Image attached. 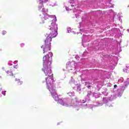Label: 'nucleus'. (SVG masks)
<instances>
[{"label":"nucleus","mask_w":129,"mask_h":129,"mask_svg":"<svg viewBox=\"0 0 129 129\" xmlns=\"http://www.w3.org/2000/svg\"><path fill=\"white\" fill-rule=\"evenodd\" d=\"M116 87H117V85H114V88H116Z\"/></svg>","instance_id":"30"},{"label":"nucleus","mask_w":129,"mask_h":129,"mask_svg":"<svg viewBox=\"0 0 129 129\" xmlns=\"http://www.w3.org/2000/svg\"><path fill=\"white\" fill-rule=\"evenodd\" d=\"M103 105V104L102 103H98V104L96 105L95 106H102Z\"/></svg>","instance_id":"20"},{"label":"nucleus","mask_w":129,"mask_h":129,"mask_svg":"<svg viewBox=\"0 0 129 129\" xmlns=\"http://www.w3.org/2000/svg\"><path fill=\"white\" fill-rule=\"evenodd\" d=\"M77 91H78V92H80V91H81V88H80V85H77Z\"/></svg>","instance_id":"13"},{"label":"nucleus","mask_w":129,"mask_h":129,"mask_svg":"<svg viewBox=\"0 0 129 129\" xmlns=\"http://www.w3.org/2000/svg\"><path fill=\"white\" fill-rule=\"evenodd\" d=\"M104 84V83L103 82V81L98 82V84L97 85V88L98 91H99V90H100V88H101L102 86H103Z\"/></svg>","instance_id":"7"},{"label":"nucleus","mask_w":129,"mask_h":129,"mask_svg":"<svg viewBox=\"0 0 129 129\" xmlns=\"http://www.w3.org/2000/svg\"><path fill=\"white\" fill-rule=\"evenodd\" d=\"M2 89H3V88H0V90H2Z\"/></svg>","instance_id":"37"},{"label":"nucleus","mask_w":129,"mask_h":129,"mask_svg":"<svg viewBox=\"0 0 129 129\" xmlns=\"http://www.w3.org/2000/svg\"><path fill=\"white\" fill-rule=\"evenodd\" d=\"M86 53V52H84V54H83V55H84V56H85V53Z\"/></svg>","instance_id":"31"},{"label":"nucleus","mask_w":129,"mask_h":129,"mask_svg":"<svg viewBox=\"0 0 129 129\" xmlns=\"http://www.w3.org/2000/svg\"><path fill=\"white\" fill-rule=\"evenodd\" d=\"M107 86H109V87H110L111 86V84H108Z\"/></svg>","instance_id":"29"},{"label":"nucleus","mask_w":129,"mask_h":129,"mask_svg":"<svg viewBox=\"0 0 129 129\" xmlns=\"http://www.w3.org/2000/svg\"><path fill=\"white\" fill-rule=\"evenodd\" d=\"M83 72H85V71H84Z\"/></svg>","instance_id":"43"},{"label":"nucleus","mask_w":129,"mask_h":129,"mask_svg":"<svg viewBox=\"0 0 129 129\" xmlns=\"http://www.w3.org/2000/svg\"><path fill=\"white\" fill-rule=\"evenodd\" d=\"M74 0H71V3H70V4H71V6L72 7H76V5H75V4L73 3V2H74Z\"/></svg>","instance_id":"12"},{"label":"nucleus","mask_w":129,"mask_h":129,"mask_svg":"<svg viewBox=\"0 0 129 129\" xmlns=\"http://www.w3.org/2000/svg\"><path fill=\"white\" fill-rule=\"evenodd\" d=\"M66 10L67 11V12H69L70 11H71V9L68 7H66Z\"/></svg>","instance_id":"23"},{"label":"nucleus","mask_w":129,"mask_h":129,"mask_svg":"<svg viewBox=\"0 0 129 129\" xmlns=\"http://www.w3.org/2000/svg\"><path fill=\"white\" fill-rule=\"evenodd\" d=\"M81 78H82V75L81 76Z\"/></svg>","instance_id":"39"},{"label":"nucleus","mask_w":129,"mask_h":129,"mask_svg":"<svg viewBox=\"0 0 129 129\" xmlns=\"http://www.w3.org/2000/svg\"><path fill=\"white\" fill-rule=\"evenodd\" d=\"M123 82V78H121L120 79L118 80V83L119 84V83H121Z\"/></svg>","instance_id":"15"},{"label":"nucleus","mask_w":129,"mask_h":129,"mask_svg":"<svg viewBox=\"0 0 129 129\" xmlns=\"http://www.w3.org/2000/svg\"><path fill=\"white\" fill-rule=\"evenodd\" d=\"M54 6H58L56 3H54Z\"/></svg>","instance_id":"32"},{"label":"nucleus","mask_w":129,"mask_h":129,"mask_svg":"<svg viewBox=\"0 0 129 129\" xmlns=\"http://www.w3.org/2000/svg\"><path fill=\"white\" fill-rule=\"evenodd\" d=\"M2 97V95H1V94H0V97Z\"/></svg>","instance_id":"40"},{"label":"nucleus","mask_w":129,"mask_h":129,"mask_svg":"<svg viewBox=\"0 0 129 129\" xmlns=\"http://www.w3.org/2000/svg\"><path fill=\"white\" fill-rule=\"evenodd\" d=\"M90 108H93V107H94V106L93 105H90Z\"/></svg>","instance_id":"27"},{"label":"nucleus","mask_w":129,"mask_h":129,"mask_svg":"<svg viewBox=\"0 0 129 129\" xmlns=\"http://www.w3.org/2000/svg\"><path fill=\"white\" fill-rule=\"evenodd\" d=\"M39 5H38V10L41 11L43 15V17H41V19H47L49 18H53V19H57L56 16L55 15H48V9L44 8V4H46L48 2V0H38Z\"/></svg>","instance_id":"2"},{"label":"nucleus","mask_w":129,"mask_h":129,"mask_svg":"<svg viewBox=\"0 0 129 129\" xmlns=\"http://www.w3.org/2000/svg\"><path fill=\"white\" fill-rule=\"evenodd\" d=\"M128 8H129V6H128Z\"/></svg>","instance_id":"44"},{"label":"nucleus","mask_w":129,"mask_h":129,"mask_svg":"<svg viewBox=\"0 0 129 129\" xmlns=\"http://www.w3.org/2000/svg\"><path fill=\"white\" fill-rule=\"evenodd\" d=\"M24 46H25V43H21L20 44V46L23 48V47H24Z\"/></svg>","instance_id":"25"},{"label":"nucleus","mask_w":129,"mask_h":129,"mask_svg":"<svg viewBox=\"0 0 129 129\" xmlns=\"http://www.w3.org/2000/svg\"><path fill=\"white\" fill-rule=\"evenodd\" d=\"M15 81H16L18 85H22L23 84V81L19 79H15Z\"/></svg>","instance_id":"8"},{"label":"nucleus","mask_w":129,"mask_h":129,"mask_svg":"<svg viewBox=\"0 0 129 129\" xmlns=\"http://www.w3.org/2000/svg\"><path fill=\"white\" fill-rule=\"evenodd\" d=\"M127 32L128 33H129V29H127Z\"/></svg>","instance_id":"35"},{"label":"nucleus","mask_w":129,"mask_h":129,"mask_svg":"<svg viewBox=\"0 0 129 129\" xmlns=\"http://www.w3.org/2000/svg\"><path fill=\"white\" fill-rule=\"evenodd\" d=\"M110 1H111V0H108V2H110Z\"/></svg>","instance_id":"38"},{"label":"nucleus","mask_w":129,"mask_h":129,"mask_svg":"<svg viewBox=\"0 0 129 129\" xmlns=\"http://www.w3.org/2000/svg\"><path fill=\"white\" fill-rule=\"evenodd\" d=\"M78 63H75V61H73L72 62L69 61L67 63L66 68L68 72L71 73H76V69L78 68L77 67Z\"/></svg>","instance_id":"3"},{"label":"nucleus","mask_w":129,"mask_h":129,"mask_svg":"<svg viewBox=\"0 0 129 129\" xmlns=\"http://www.w3.org/2000/svg\"><path fill=\"white\" fill-rule=\"evenodd\" d=\"M108 105H107V104H106V106H107Z\"/></svg>","instance_id":"41"},{"label":"nucleus","mask_w":129,"mask_h":129,"mask_svg":"<svg viewBox=\"0 0 129 129\" xmlns=\"http://www.w3.org/2000/svg\"><path fill=\"white\" fill-rule=\"evenodd\" d=\"M14 64H17V63H18V60H15L14 61Z\"/></svg>","instance_id":"28"},{"label":"nucleus","mask_w":129,"mask_h":129,"mask_svg":"<svg viewBox=\"0 0 129 129\" xmlns=\"http://www.w3.org/2000/svg\"><path fill=\"white\" fill-rule=\"evenodd\" d=\"M84 38H87L88 37H87V36H86L85 35H83V38H82V41H83V40H84Z\"/></svg>","instance_id":"24"},{"label":"nucleus","mask_w":129,"mask_h":129,"mask_svg":"<svg viewBox=\"0 0 129 129\" xmlns=\"http://www.w3.org/2000/svg\"><path fill=\"white\" fill-rule=\"evenodd\" d=\"M67 33H74V34H76V33L74 31H73L71 29V27H68L67 28Z\"/></svg>","instance_id":"9"},{"label":"nucleus","mask_w":129,"mask_h":129,"mask_svg":"<svg viewBox=\"0 0 129 129\" xmlns=\"http://www.w3.org/2000/svg\"><path fill=\"white\" fill-rule=\"evenodd\" d=\"M102 94H103V95H105V96H107V92H106V91H105L102 92Z\"/></svg>","instance_id":"19"},{"label":"nucleus","mask_w":129,"mask_h":129,"mask_svg":"<svg viewBox=\"0 0 129 129\" xmlns=\"http://www.w3.org/2000/svg\"><path fill=\"white\" fill-rule=\"evenodd\" d=\"M125 89V87H123V85H121L120 86L119 88L117 89L115 96H114V95H113L108 97V100H109V101H112V100L116 98L117 96L118 97H120L122 95V93H123V91H124Z\"/></svg>","instance_id":"4"},{"label":"nucleus","mask_w":129,"mask_h":129,"mask_svg":"<svg viewBox=\"0 0 129 129\" xmlns=\"http://www.w3.org/2000/svg\"><path fill=\"white\" fill-rule=\"evenodd\" d=\"M111 106H112L111 105H109V107H110Z\"/></svg>","instance_id":"36"},{"label":"nucleus","mask_w":129,"mask_h":129,"mask_svg":"<svg viewBox=\"0 0 129 129\" xmlns=\"http://www.w3.org/2000/svg\"><path fill=\"white\" fill-rule=\"evenodd\" d=\"M94 84V83L93 82H85V85L87 87L88 89H91V88L92 87V85Z\"/></svg>","instance_id":"5"},{"label":"nucleus","mask_w":129,"mask_h":129,"mask_svg":"<svg viewBox=\"0 0 129 129\" xmlns=\"http://www.w3.org/2000/svg\"><path fill=\"white\" fill-rule=\"evenodd\" d=\"M3 70H5V67L2 68Z\"/></svg>","instance_id":"34"},{"label":"nucleus","mask_w":129,"mask_h":129,"mask_svg":"<svg viewBox=\"0 0 129 129\" xmlns=\"http://www.w3.org/2000/svg\"><path fill=\"white\" fill-rule=\"evenodd\" d=\"M8 65L9 66H12L13 65V61L11 60H9L8 62Z\"/></svg>","instance_id":"17"},{"label":"nucleus","mask_w":129,"mask_h":129,"mask_svg":"<svg viewBox=\"0 0 129 129\" xmlns=\"http://www.w3.org/2000/svg\"><path fill=\"white\" fill-rule=\"evenodd\" d=\"M119 20H120V18H119Z\"/></svg>","instance_id":"42"},{"label":"nucleus","mask_w":129,"mask_h":129,"mask_svg":"<svg viewBox=\"0 0 129 129\" xmlns=\"http://www.w3.org/2000/svg\"><path fill=\"white\" fill-rule=\"evenodd\" d=\"M75 59H76V60H79V59H80V57H79V56H78V55H76L75 56Z\"/></svg>","instance_id":"22"},{"label":"nucleus","mask_w":129,"mask_h":129,"mask_svg":"<svg viewBox=\"0 0 129 129\" xmlns=\"http://www.w3.org/2000/svg\"><path fill=\"white\" fill-rule=\"evenodd\" d=\"M6 73L8 74L10 76H13V71L12 70L6 71Z\"/></svg>","instance_id":"10"},{"label":"nucleus","mask_w":129,"mask_h":129,"mask_svg":"<svg viewBox=\"0 0 129 129\" xmlns=\"http://www.w3.org/2000/svg\"><path fill=\"white\" fill-rule=\"evenodd\" d=\"M52 56L53 53L50 52L48 54L43 56V68L42 70L46 76H48V77L45 78L46 88L50 92L53 99L55 101H57V103L62 105V106H66L67 107L73 106L77 111L79 110L80 107L87 108V104L84 105L81 104V103H85V102L88 103L90 101V95H92V92L91 91H88L86 97L84 99L81 100L80 102H78L76 100V102H74V100L70 98L59 99L56 92V87H55V85L53 84L54 79L53 78V74H52V70H51V68H52L51 64H52Z\"/></svg>","instance_id":"1"},{"label":"nucleus","mask_w":129,"mask_h":129,"mask_svg":"<svg viewBox=\"0 0 129 129\" xmlns=\"http://www.w3.org/2000/svg\"><path fill=\"white\" fill-rule=\"evenodd\" d=\"M68 95L69 96H74V92L72 91V92H70L69 93H68Z\"/></svg>","instance_id":"14"},{"label":"nucleus","mask_w":129,"mask_h":129,"mask_svg":"<svg viewBox=\"0 0 129 129\" xmlns=\"http://www.w3.org/2000/svg\"><path fill=\"white\" fill-rule=\"evenodd\" d=\"M6 34H7V31H6V30H3V31H2V35H3V36H5V35H6Z\"/></svg>","instance_id":"21"},{"label":"nucleus","mask_w":129,"mask_h":129,"mask_svg":"<svg viewBox=\"0 0 129 129\" xmlns=\"http://www.w3.org/2000/svg\"><path fill=\"white\" fill-rule=\"evenodd\" d=\"M108 101H109V100H108V98H103V102L104 103H107V102H108Z\"/></svg>","instance_id":"11"},{"label":"nucleus","mask_w":129,"mask_h":129,"mask_svg":"<svg viewBox=\"0 0 129 129\" xmlns=\"http://www.w3.org/2000/svg\"><path fill=\"white\" fill-rule=\"evenodd\" d=\"M78 64H79L80 63H78Z\"/></svg>","instance_id":"45"},{"label":"nucleus","mask_w":129,"mask_h":129,"mask_svg":"<svg viewBox=\"0 0 129 129\" xmlns=\"http://www.w3.org/2000/svg\"><path fill=\"white\" fill-rule=\"evenodd\" d=\"M17 66H18V64L14 65V66H13V68H15V69H17Z\"/></svg>","instance_id":"26"},{"label":"nucleus","mask_w":129,"mask_h":129,"mask_svg":"<svg viewBox=\"0 0 129 129\" xmlns=\"http://www.w3.org/2000/svg\"><path fill=\"white\" fill-rule=\"evenodd\" d=\"M59 124H60V122H57V125H59Z\"/></svg>","instance_id":"33"},{"label":"nucleus","mask_w":129,"mask_h":129,"mask_svg":"<svg viewBox=\"0 0 129 129\" xmlns=\"http://www.w3.org/2000/svg\"><path fill=\"white\" fill-rule=\"evenodd\" d=\"M6 93H7V91H2V94L4 95V96H6Z\"/></svg>","instance_id":"18"},{"label":"nucleus","mask_w":129,"mask_h":129,"mask_svg":"<svg viewBox=\"0 0 129 129\" xmlns=\"http://www.w3.org/2000/svg\"><path fill=\"white\" fill-rule=\"evenodd\" d=\"M71 83H75V80H74V78H73V77H71Z\"/></svg>","instance_id":"16"},{"label":"nucleus","mask_w":129,"mask_h":129,"mask_svg":"<svg viewBox=\"0 0 129 129\" xmlns=\"http://www.w3.org/2000/svg\"><path fill=\"white\" fill-rule=\"evenodd\" d=\"M73 11H74V13H77V14H75L76 18L77 19H78L79 18V14H80L81 12H82V11L80 10L76 9V8H74V9H73Z\"/></svg>","instance_id":"6"}]
</instances>
